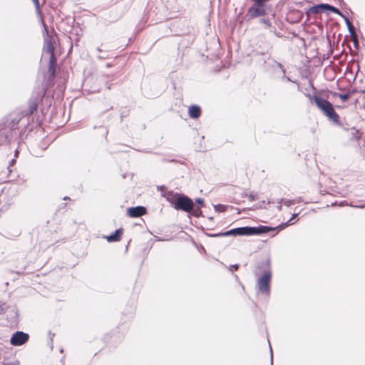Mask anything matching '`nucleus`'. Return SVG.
<instances>
[{
  "label": "nucleus",
  "instance_id": "f257e3e1",
  "mask_svg": "<svg viewBox=\"0 0 365 365\" xmlns=\"http://www.w3.org/2000/svg\"><path fill=\"white\" fill-rule=\"evenodd\" d=\"M274 228L268 226L260 225L259 227H242L238 228L232 229L225 232L219 233L216 236H230V235H240V236H250L259 235L262 233H267Z\"/></svg>",
  "mask_w": 365,
  "mask_h": 365
},
{
  "label": "nucleus",
  "instance_id": "4468645a",
  "mask_svg": "<svg viewBox=\"0 0 365 365\" xmlns=\"http://www.w3.org/2000/svg\"><path fill=\"white\" fill-rule=\"evenodd\" d=\"M334 96H337L339 97V98L343 101H346L349 98V93H334Z\"/></svg>",
  "mask_w": 365,
  "mask_h": 365
},
{
  "label": "nucleus",
  "instance_id": "ddd939ff",
  "mask_svg": "<svg viewBox=\"0 0 365 365\" xmlns=\"http://www.w3.org/2000/svg\"><path fill=\"white\" fill-rule=\"evenodd\" d=\"M56 63V58H54L53 61H52L51 58L49 59V71L51 72L52 76H54L55 74Z\"/></svg>",
  "mask_w": 365,
  "mask_h": 365
},
{
  "label": "nucleus",
  "instance_id": "423d86ee",
  "mask_svg": "<svg viewBox=\"0 0 365 365\" xmlns=\"http://www.w3.org/2000/svg\"><path fill=\"white\" fill-rule=\"evenodd\" d=\"M327 11H331L335 13H338L339 11L335 7L330 6L327 4H321L314 6H312L309 9V13L312 14H317L319 13H322Z\"/></svg>",
  "mask_w": 365,
  "mask_h": 365
},
{
  "label": "nucleus",
  "instance_id": "f8f14e48",
  "mask_svg": "<svg viewBox=\"0 0 365 365\" xmlns=\"http://www.w3.org/2000/svg\"><path fill=\"white\" fill-rule=\"evenodd\" d=\"M179 196V195L178 194H175L173 192H168L166 193L165 195V197L167 198V200L171 202L172 204H173V205H175V202H176V199L177 197Z\"/></svg>",
  "mask_w": 365,
  "mask_h": 365
},
{
  "label": "nucleus",
  "instance_id": "1a4fd4ad",
  "mask_svg": "<svg viewBox=\"0 0 365 365\" xmlns=\"http://www.w3.org/2000/svg\"><path fill=\"white\" fill-rule=\"evenodd\" d=\"M43 51L50 55V58H51L52 61L56 58L54 56V48L51 40H46Z\"/></svg>",
  "mask_w": 365,
  "mask_h": 365
},
{
  "label": "nucleus",
  "instance_id": "9b49d317",
  "mask_svg": "<svg viewBox=\"0 0 365 365\" xmlns=\"http://www.w3.org/2000/svg\"><path fill=\"white\" fill-rule=\"evenodd\" d=\"M120 230H116L114 234L110 235V236L107 237V240L108 242H115L118 241L120 239Z\"/></svg>",
  "mask_w": 365,
  "mask_h": 365
},
{
  "label": "nucleus",
  "instance_id": "aec40b11",
  "mask_svg": "<svg viewBox=\"0 0 365 365\" xmlns=\"http://www.w3.org/2000/svg\"><path fill=\"white\" fill-rule=\"evenodd\" d=\"M4 365H19V362L15 361V362H11V363H6V364H4Z\"/></svg>",
  "mask_w": 365,
  "mask_h": 365
},
{
  "label": "nucleus",
  "instance_id": "f03ea898",
  "mask_svg": "<svg viewBox=\"0 0 365 365\" xmlns=\"http://www.w3.org/2000/svg\"><path fill=\"white\" fill-rule=\"evenodd\" d=\"M309 100L311 102H314L317 108L330 120L336 123L339 121V117L329 101L317 95L309 96Z\"/></svg>",
  "mask_w": 365,
  "mask_h": 365
},
{
  "label": "nucleus",
  "instance_id": "9d476101",
  "mask_svg": "<svg viewBox=\"0 0 365 365\" xmlns=\"http://www.w3.org/2000/svg\"><path fill=\"white\" fill-rule=\"evenodd\" d=\"M201 114L200 108L196 105L191 106L189 108V115L192 118H197Z\"/></svg>",
  "mask_w": 365,
  "mask_h": 365
},
{
  "label": "nucleus",
  "instance_id": "0eeeda50",
  "mask_svg": "<svg viewBox=\"0 0 365 365\" xmlns=\"http://www.w3.org/2000/svg\"><path fill=\"white\" fill-rule=\"evenodd\" d=\"M248 14L252 18H256L265 14L264 4H254L248 9Z\"/></svg>",
  "mask_w": 365,
  "mask_h": 365
},
{
  "label": "nucleus",
  "instance_id": "2eb2a0df",
  "mask_svg": "<svg viewBox=\"0 0 365 365\" xmlns=\"http://www.w3.org/2000/svg\"><path fill=\"white\" fill-rule=\"evenodd\" d=\"M238 268H239V265L237 264H235L230 266L229 269L232 272L234 270H235V271L237 270Z\"/></svg>",
  "mask_w": 365,
  "mask_h": 365
},
{
  "label": "nucleus",
  "instance_id": "39448f33",
  "mask_svg": "<svg viewBox=\"0 0 365 365\" xmlns=\"http://www.w3.org/2000/svg\"><path fill=\"white\" fill-rule=\"evenodd\" d=\"M29 339L28 334L23 331H16L12 335L10 342L13 346H21L27 342Z\"/></svg>",
  "mask_w": 365,
  "mask_h": 365
},
{
  "label": "nucleus",
  "instance_id": "dca6fc26",
  "mask_svg": "<svg viewBox=\"0 0 365 365\" xmlns=\"http://www.w3.org/2000/svg\"><path fill=\"white\" fill-rule=\"evenodd\" d=\"M195 202H196V203H197L200 206H203L204 200L202 199L197 198V199H195Z\"/></svg>",
  "mask_w": 365,
  "mask_h": 365
},
{
  "label": "nucleus",
  "instance_id": "4be33fe9",
  "mask_svg": "<svg viewBox=\"0 0 365 365\" xmlns=\"http://www.w3.org/2000/svg\"><path fill=\"white\" fill-rule=\"evenodd\" d=\"M17 155H18V151L16 150V153H15V155L17 156Z\"/></svg>",
  "mask_w": 365,
  "mask_h": 365
},
{
  "label": "nucleus",
  "instance_id": "412c9836",
  "mask_svg": "<svg viewBox=\"0 0 365 365\" xmlns=\"http://www.w3.org/2000/svg\"><path fill=\"white\" fill-rule=\"evenodd\" d=\"M14 163H15V160L14 159V160H12L11 161V163H10V166H11V165H14Z\"/></svg>",
  "mask_w": 365,
  "mask_h": 365
},
{
  "label": "nucleus",
  "instance_id": "f3484780",
  "mask_svg": "<svg viewBox=\"0 0 365 365\" xmlns=\"http://www.w3.org/2000/svg\"><path fill=\"white\" fill-rule=\"evenodd\" d=\"M37 10L39 9V1L38 0H32Z\"/></svg>",
  "mask_w": 365,
  "mask_h": 365
},
{
  "label": "nucleus",
  "instance_id": "7ed1b4c3",
  "mask_svg": "<svg viewBox=\"0 0 365 365\" xmlns=\"http://www.w3.org/2000/svg\"><path fill=\"white\" fill-rule=\"evenodd\" d=\"M173 207L175 210H181L187 212H190L193 209V202L192 200L186 197L179 195Z\"/></svg>",
  "mask_w": 365,
  "mask_h": 365
},
{
  "label": "nucleus",
  "instance_id": "6e6552de",
  "mask_svg": "<svg viewBox=\"0 0 365 365\" xmlns=\"http://www.w3.org/2000/svg\"><path fill=\"white\" fill-rule=\"evenodd\" d=\"M146 212V209L142 206H137L135 207H130L128 210V214L131 217H138Z\"/></svg>",
  "mask_w": 365,
  "mask_h": 365
},
{
  "label": "nucleus",
  "instance_id": "20e7f679",
  "mask_svg": "<svg viewBox=\"0 0 365 365\" xmlns=\"http://www.w3.org/2000/svg\"><path fill=\"white\" fill-rule=\"evenodd\" d=\"M271 280V272H265L262 277H260L257 282V286L259 292L262 293L269 294V283Z\"/></svg>",
  "mask_w": 365,
  "mask_h": 365
},
{
  "label": "nucleus",
  "instance_id": "a211bd4d",
  "mask_svg": "<svg viewBox=\"0 0 365 365\" xmlns=\"http://www.w3.org/2000/svg\"><path fill=\"white\" fill-rule=\"evenodd\" d=\"M223 205H217L215 206V210H217V211H222L223 210Z\"/></svg>",
  "mask_w": 365,
  "mask_h": 365
},
{
  "label": "nucleus",
  "instance_id": "6ab92c4d",
  "mask_svg": "<svg viewBox=\"0 0 365 365\" xmlns=\"http://www.w3.org/2000/svg\"><path fill=\"white\" fill-rule=\"evenodd\" d=\"M261 21L262 23H264V24H267L268 26H270V22H269V20H268V19H261Z\"/></svg>",
  "mask_w": 365,
  "mask_h": 365
}]
</instances>
